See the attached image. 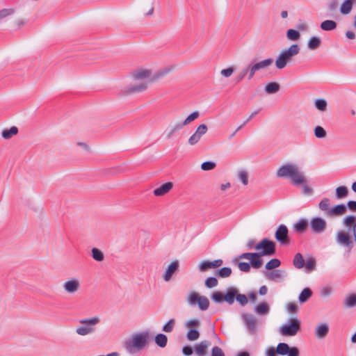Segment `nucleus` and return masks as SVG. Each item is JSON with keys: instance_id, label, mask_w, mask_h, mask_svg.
I'll list each match as a JSON object with an SVG mask.
<instances>
[{"instance_id": "obj_9", "label": "nucleus", "mask_w": 356, "mask_h": 356, "mask_svg": "<svg viewBox=\"0 0 356 356\" xmlns=\"http://www.w3.org/2000/svg\"><path fill=\"white\" fill-rule=\"evenodd\" d=\"M241 318L244 325L251 335H254L257 331V319L251 314L244 313L241 314Z\"/></svg>"}, {"instance_id": "obj_42", "label": "nucleus", "mask_w": 356, "mask_h": 356, "mask_svg": "<svg viewBox=\"0 0 356 356\" xmlns=\"http://www.w3.org/2000/svg\"><path fill=\"white\" fill-rule=\"evenodd\" d=\"M281 265V261L278 259H272L265 266L266 270H275Z\"/></svg>"}, {"instance_id": "obj_41", "label": "nucleus", "mask_w": 356, "mask_h": 356, "mask_svg": "<svg viewBox=\"0 0 356 356\" xmlns=\"http://www.w3.org/2000/svg\"><path fill=\"white\" fill-rule=\"evenodd\" d=\"M286 38L293 41L298 40L300 38L299 31L295 29H288L286 33Z\"/></svg>"}, {"instance_id": "obj_14", "label": "nucleus", "mask_w": 356, "mask_h": 356, "mask_svg": "<svg viewBox=\"0 0 356 356\" xmlns=\"http://www.w3.org/2000/svg\"><path fill=\"white\" fill-rule=\"evenodd\" d=\"M149 333L148 331L135 334L134 337V348L135 350L143 349L148 343L149 339Z\"/></svg>"}, {"instance_id": "obj_16", "label": "nucleus", "mask_w": 356, "mask_h": 356, "mask_svg": "<svg viewBox=\"0 0 356 356\" xmlns=\"http://www.w3.org/2000/svg\"><path fill=\"white\" fill-rule=\"evenodd\" d=\"M273 63V58H267L261 61H259L257 63L250 62L249 63V65L250 67V70H251L250 72H252L253 75L254 76L255 73L257 71L263 70L268 67H270Z\"/></svg>"}, {"instance_id": "obj_36", "label": "nucleus", "mask_w": 356, "mask_h": 356, "mask_svg": "<svg viewBox=\"0 0 356 356\" xmlns=\"http://www.w3.org/2000/svg\"><path fill=\"white\" fill-rule=\"evenodd\" d=\"M337 27V23L333 20H325L321 24V29L323 31H332Z\"/></svg>"}, {"instance_id": "obj_17", "label": "nucleus", "mask_w": 356, "mask_h": 356, "mask_svg": "<svg viewBox=\"0 0 356 356\" xmlns=\"http://www.w3.org/2000/svg\"><path fill=\"white\" fill-rule=\"evenodd\" d=\"M265 277L270 281L279 282L286 276V272L280 269L265 271Z\"/></svg>"}, {"instance_id": "obj_18", "label": "nucleus", "mask_w": 356, "mask_h": 356, "mask_svg": "<svg viewBox=\"0 0 356 356\" xmlns=\"http://www.w3.org/2000/svg\"><path fill=\"white\" fill-rule=\"evenodd\" d=\"M152 71L146 68H138L135 70V81L147 80L152 82Z\"/></svg>"}, {"instance_id": "obj_53", "label": "nucleus", "mask_w": 356, "mask_h": 356, "mask_svg": "<svg viewBox=\"0 0 356 356\" xmlns=\"http://www.w3.org/2000/svg\"><path fill=\"white\" fill-rule=\"evenodd\" d=\"M208 269H211V263L209 260H204L200 263L198 266V270L200 272H205Z\"/></svg>"}, {"instance_id": "obj_50", "label": "nucleus", "mask_w": 356, "mask_h": 356, "mask_svg": "<svg viewBox=\"0 0 356 356\" xmlns=\"http://www.w3.org/2000/svg\"><path fill=\"white\" fill-rule=\"evenodd\" d=\"M238 178L243 185L246 186L248 184V174L245 170H239L238 172Z\"/></svg>"}, {"instance_id": "obj_44", "label": "nucleus", "mask_w": 356, "mask_h": 356, "mask_svg": "<svg viewBox=\"0 0 356 356\" xmlns=\"http://www.w3.org/2000/svg\"><path fill=\"white\" fill-rule=\"evenodd\" d=\"M18 129L16 127H12L9 129H6L2 132V137L5 139H9L17 134Z\"/></svg>"}, {"instance_id": "obj_13", "label": "nucleus", "mask_w": 356, "mask_h": 356, "mask_svg": "<svg viewBox=\"0 0 356 356\" xmlns=\"http://www.w3.org/2000/svg\"><path fill=\"white\" fill-rule=\"evenodd\" d=\"M64 291L69 294L76 293L81 288V282L76 277H71L63 284Z\"/></svg>"}, {"instance_id": "obj_54", "label": "nucleus", "mask_w": 356, "mask_h": 356, "mask_svg": "<svg viewBox=\"0 0 356 356\" xmlns=\"http://www.w3.org/2000/svg\"><path fill=\"white\" fill-rule=\"evenodd\" d=\"M216 164L213 161H205L203 162L201 165V168L204 171H208L213 170L216 167Z\"/></svg>"}, {"instance_id": "obj_63", "label": "nucleus", "mask_w": 356, "mask_h": 356, "mask_svg": "<svg viewBox=\"0 0 356 356\" xmlns=\"http://www.w3.org/2000/svg\"><path fill=\"white\" fill-rule=\"evenodd\" d=\"M277 354V348L273 346H269L266 349L265 355L266 356H276Z\"/></svg>"}, {"instance_id": "obj_27", "label": "nucleus", "mask_w": 356, "mask_h": 356, "mask_svg": "<svg viewBox=\"0 0 356 356\" xmlns=\"http://www.w3.org/2000/svg\"><path fill=\"white\" fill-rule=\"evenodd\" d=\"M330 200L327 197L323 198L318 203V208L321 211H323L325 215L329 216V211L331 210Z\"/></svg>"}, {"instance_id": "obj_43", "label": "nucleus", "mask_w": 356, "mask_h": 356, "mask_svg": "<svg viewBox=\"0 0 356 356\" xmlns=\"http://www.w3.org/2000/svg\"><path fill=\"white\" fill-rule=\"evenodd\" d=\"M348 190L345 186H339L336 189V197L338 199H342L348 195Z\"/></svg>"}, {"instance_id": "obj_5", "label": "nucleus", "mask_w": 356, "mask_h": 356, "mask_svg": "<svg viewBox=\"0 0 356 356\" xmlns=\"http://www.w3.org/2000/svg\"><path fill=\"white\" fill-rule=\"evenodd\" d=\"M100 318L97 316L79 320L81 326L76 329V332L80 336H86L95 331V326L99 323Z\"/></svg>"}, {"instance_id": "obj_19", "label": "nucleus", "mask_w": 356, "mask_h": 356, "mask_svg": "<svg viewBox=\"0 0 356 356\" xmlns=\"http://www.w3.org/2000/svg\"><path fill=\"white\" fill-rule=\"evenodd\" d=\"M179 266V262L178 260H175L172 261L170 264H169L166 268V270L163 276V280L165 282H168L172 278V275L176 273Z\"/></svg>"}, {"instance_id": "obj_24", "label": "nucleus", "mask_w": 356, "mask_h": 356, "mask_svg": "<svg viewBox=\"0 0 356 356\" xmlns=\"http://www.w3.org/2000/svg\"><path fill=\"white\" fill-rule=\"evenodd\" d=\"M308 227V220L305 218H300L293 226V229L296 233L303 234L306 232Z\"/></svg>"}, {"instance_id": "obj_56", "label": "nucleus", "mask_w": 356, "mask_h": 356, "mask_svg": "<svg viewBox=\"0 0 356 356\" xmlns=\"http://www.w3.org/2000/svg\"><path fill=\"white\" fill-rule=\"evenodd\" d=\"M200 115V113L198 111H194L192 113H191L184 120V124H186L188 125L191 122L196 120Z\"/></svg>"}, {"instance_id": "obj_11", "label": "nucleus", "mask_w": 356, "mask_h": 356, "mask_svg": "<svg viewBox=\"0 0 356 356\" xmlns=\"http://www.w3.org/2000/svg\"><path fill=\"white\" fill-rule=\"evenodd\" d=\"M309 225L312 232L316 234L323 233L327 228V222L325 220L318 216L312 218Z\"/></svg>"}, {"instance_id": "obj_46", "label": "nucleus", "mask_w": 356, "mask_h": 356, "mask_svg": "<svg viewBox=\"0 0 356 356\" xmlns=\"http://www.w3.org/2000/svg\"><path fill=\"white\" fill-rule=\"evenodd\" d=\"M200 337V332L196 329H190L186 334V338L188 341H195Z\"/></svg>"}, {"instance_id": "obj_35", "label": "nucleus", "mask_w": 356, "mask_h": 356, "mask_svg": "<svg viewBox=\"0 0 356 356\" xmlns=\"http://www.w3.org/2000/svg\"><path fill=\"white\" fill-rule=\"evenodd\" d=\"M232 269L229 267H223L219 270H217L215 271L214 274L215 275L221 277V278H226L231 275L232 274Z\"/></svg>"}, {"instance_id": "obj_47", "label": "nucleus", "mask_w": 356, "mask_h": 356, "mask_svg": "<svg viewBox=\"0 0 356 356\" xmlns=\"http://www.w3.org/2000/svg\"><path fill=\"white\" fill-rule=\"evenodd\" d=\"M218 284V281L215 277H207L204 281V285L208 289L216 287Z\"/></svg>"}, {"instance_id": "obj_31", "label": "nucleus", "mask_w": 356, "mask_h": 356, "mask_svg": "<svg viewBox=\"0 0 356 356\" xmlns=\"http://www.w3.org/2000/svg\"><path fill=\"white\" fill-rule=\"evenodd\" d=\"M312 296V291L308 288H305L299 295L298 300L300 303L306 302Z\"/></svg>"}, {"instance_id": "obj_37", "label": "nucleus", "mask_w": 356, "mask_h": 356, "mask_svg": "<svg viewBox=\"0 0 356 356\" xmlns=\"http://www.w3.org/2000/svg\"><path fill=\"white\" fill-rule=\"evenodd\" d=\"M344 305L347 308L356 307V294H350L344 300Z\"/></svg>"}, {"instance_id": "obj_48", "label": "nucleus", "mask_w": 356, "mask_h": 356, "mask_svg": "<svg viewBox=\"0 0 356 356\" xmlns=\"http://www.w3.org/2000/svg\"><path fill=\"white\" fill-rule=\"evenodd\" d=\"M175 325V320L174 318L170 319L162 327V330L165 332H171Z\"/></svg>"}, {"instance_id": "obj_60", "label": "nucleus", "mask_w": 356, "mask_h": 356, "mask_svg": "<svg viewBox=\"0 0 356 356\" xmlns=\"http://www.w3.org/2000/svg\"><path fill=\"white\" fill-rule=\"evenodd\" d=\"M241 271L248 273L250 270L251 265L248 262H240L238 265Z\"/></svg>"}, {"instance_id": "obj_26", "label": "nucleus", "mask_w": 356, "mask_h": 356, "mask_svg": "<svg viewBox=\"0 0 356 356\" xmlns=\"http://www.w3.org/2000/svg\"><path fill=\"white\" fill-rule=\"evenodd\" d=\"M153 82H150L147 80H137L135 81V93L136 92H143L145 91L148 86L152 83Z\"/></svg>"}, {"instance_id": "obj_34", "label": "nucleus", "mask_w": 356, "mask_h": 356, "mask_svg": "<svg viewBox=\"0 0 356 356\" xmlns=\"http://www.w3.org/2000/svg\"><path fill=\"white\" fill-rule=\"evenodd\" d=\"M321 44V38L317 36H313L308 40L307 47L310 50H315L320 47Z\"/></svg>"}, {"instance_id": "obj_4", "label": "nucleus", "mask_w": 356, "mask_h": 356, "mask_svg": "<svg viewBox=\"0 0 356 356\" xmlns=\"http://www.w3.org/2000/svg\"><path fill=\"white\" fill-rule=\"evenodd\" d=\"M300 46L297 44H293L289 48L281 51L275 60L276 67L279 70L284 69L287 63L292 60L293 57L300 53Z\"/></svg>"}, {"instance_id": "obj_45", "label": "nucleus", "mask_w": 356, "mask_h": 356, "mask_svg": "<svg viewBox=\"0 0 356 356\" xmlns=\"http://www.w3.org/2000/svg\"><path fill=\"white\" fill-rule=\"evenodd\" d=\"M327 101L325 99H317L314 102L315 107L321 111H325L327 109Z\"/></svg>"}, {"instance_id": "obj_62", "label": "nucleus", "mask_w": 356, "mask_h": 356, "mask_svg": "<svg viewBox=\"0 0 356 356\" xmlns=\"http://www.w3.org/2000/svg\"><path fill=\"white\" fill-rule=\"evenodd\" d=\"M234 72V67H229L228 68L222 70L220 72V74L224 77L228 78L233 74Z\"/></svg>"}, {"instance_id": "obj_8", "label": "nucleus", "mask_w": 356, "mask_h": 356, "mask_svg": "<svg viewBox=\"0 0 356 356\" xmlns=\"http://www.w3.org/2000/svg\"><path fill=\"white\" fill-rule=\"evenodd\" d=\"M254 248L257 250H262L261 252H257L259 256H272L276 252L275 242L267 238L262 239Z\"/></svg>"}, {"instance_id": "obj_30", "label": "nucleus", "mask_w": 356, "mask_h": 356, "mask_svg": "<svg viewBox=\"0 0 356 356\" xmlns=\"http://www.w3.org/2000/svg\"><path fill=\"white\" fill-rule=\"evenodd\" d=\"M355 0H344L340 7L342 15H348L350 13Z\"/></svg>"}, {"instance_id": "obj_38", "label": "nucleus", "mask_w": 356, "mask_h": 356, "mask_svg": "<svg viewBox=\"0 0 356 356\" xmlns=\"http://www.w3.org/2000/svg\"><path fill=\"white\" fill-rule=\"evenodd\" d=\"M186 125V124H184V121L175 123L169 131L167 138L168 139L170 138L174 135L175 133L181 130Z\"/></svg>"}, {"instance_id": "obj_29", "label": "nucleus", "mask_w": 356, "mask_h": 356, "mask_svg": "<svg viewBox=\"0 0 356 356\" xmlns=\"http://www.w3.org/2000/svg\"><path fill=\"white\" fill-rule=\"evenodd\" d=\"M170 70H171V69L170 67H165V68L161 69L154 73H152V82L154 83V82L158 81L159 79L164 77L165 76H166L167 74H169Z\"/></svg>"}, {"instance_id": "obj_57", "label": "nucleus", "mask_w": 356, "mask_h": 356, "mask_svg": "<svg viewBox=\"0 0 356 356\" xmlns=\"http://www.w3.org/2000/svg\"><path fill=\"white\" fill-rule=\"evenodd\" d=\"M211 356H225V355L220 347L215 346L211 349Z\"/></svg>"}, {"instance_id": "obj_49", "label": "nucleus", "mask_w": 356, "mask_h": 356, "mask_svg": "<svg viewBox=\"0 0 356 356\" xmlns=\"http://www.w3.org/2000/svg\"><path fill=\"white\" fill-rule=\"evenodd\" d=\"M124 348L128 353L131 354L134 353V336L130 337L125 341Z\"/></svg>"}, {"instance_id": "obj_64", "label": "nucleus", "mask_w": 356, "mask_h": 356, "mask_svg": "<svg viewBox=\"0 0 356 356\" xmlns=\"http://www.w3.org/2000/svg\"><path fill=\"white\" fill-rule=\"evenodd\" d=\"M200 325V322L198 319H191L186 323V326L190 327H198Z\"/></svg>"}, {"instance_id": "obj_3", "label": "nucleus", "mask_w": 356, "mask_h": 356, "mask_svg": "<svg viewBox=\"0 0 356 356\" xmlns=\"http://www.w3.org/2000/svg\"><path fill=\"white\" fill-rule=\"evenodd\" d=\"M211 298L216 304L226 302L229 305H232L236 300L241 306L243 307L248 302L247 296L239 293L238 289L234 286L227 288L225 293H222L220 291H215L212 293Z\"/></svg>"}, {"instance_id": "obj_21", "label": "nucleus", "mask_w": 356, "mask_h": 356, "mask_svg": "<svg viewBox=\"0 0 356 356\" xmlns=\"http://www.w3.org/2000/svg\"><path fill=\"white\" fill-rule=\"evenodd\" d=\"M329 332V325L326 323H321L315 329V336L319 339H324Z\"/></svg>"}, {"instance_id": "obj_1", "label": "nucleus", "mask_w": 356, "mask_h": 356, "mask_svg": "<svg viewBox=\"0 0 356 356\" xmlns=\"http://www.w3.org/2000/svg\"><path fill=\"white\" fill-rule=\"evenodd\" d=\"M278 178H289L291 184L295 186H301L304 195H311L313 189L307 184V178L299 167L293 163H286L280 166L277 172Z\"/></svg>"}, {"instance_id": "obj_33", "label": "nucleus", "mask_w": 356, "mask_h": 356, "mask_svg": "<svg viewBox=\"0 0 356 356\" xmlns=\"http://www.w3.org/2000/svg\"><path fill=\"white\" fill-rule=\"evenodd\" d=\"M154 341L159 347L165 348L168 343V337L165 334L159 333L155 336Z\"/></svg>"}, {"instance_id": "obj_23", "label": "nucleus", "mask_w": 356, "mask_h": 356, "mask_svg": "<svg viewBox=\"0 0 356 356\" xmlns=\"http://www.w3.org/2000/svg\"><path fill=\"white\" fill-rule=\"evenodd\" d=\"M173 187V184L172 182H166L159 187L155 188L153 191V193L155 196H163L168 193Z\"/></svg>"}, {"instance_id": "obj_25", "label": "nucleus", "mask_w": 356, "mask_h": 356, "mask_svg": "<svg viewBox=\"0 0 356 356\" xmlns=\"http://www.w3.org/2000/svg\"><path fill=\"white\" fill-rule=\"evenodd\" d=\"M346 207L344 204H340L335 205L334 207L331 209L330 211H329L328 217L332 218L341 216L344 214L346 212Z\"/></svg>"}, {"instance_id": "obj_32", "label": "nucleus", "mask_w": 356, "mask_h": 356, "mask_svg": "<svg viewBox=\"0 0 356 356\" xmlns=\"http://www.w3.org/2000/svg\"><path fill=\"white\" fill-rule=\"evenodd\" d=\"M280 84L277 82H270L268 83L265 88L264 91L267 94H275L280 90Z\"/></svg>"}, {"instance_id": "obj_39", "label": "nucleus", "mask_w": 356, "mask_h": 356, "mask_svg": "<svg viewBox=\"0 0 356 356\" xmlns=\"http://www.w3.org/2000/svg\"><path fill=\"white\" fill-rule=\"evenodd\" d=\"M91 255L92 259L97 261H102L104 259V253L97 248H92Z\"/></svg>"}, {"instance_id": "obj_51", "label": "nucleus", "mask_w": 356, "mask_h": 356, "mask_svg": "<svg viewBox=\"0 0 356 356\" xmlns=\"http://www.w3.org/2000/svg\"><path fill=\"white\" fill-rule=\"evenodd\" d=\"M138 242L140 240H142V245H144L145 244V241L149 237V232L147 231L141 229L138 232Z\"/></svg>"}, {"instance_id": "obj_20", "label": "nucleus", "mask_w": 356, "mask_h": 356, "mask_svg": "<svg viewBox=\"0 0 356 356\" xmlns=\"http://www.w3.org/2000/svg\"><path fill=\"white\" fill-rule=\"evenodd\" d=\"M211 346V342L208 340H204L195 346V351L197 356H206L207 348Z\"/></svg>"}, {"instance_id": "obj_6", "label": "nucleus", "mask_w": 356, "mask_h": 356, "mask_svg": "<svg viewBox=\"0 0 356 356\" xmlns=\"http://www.w3.org/2000/svg\"><path fill=\"white\" fill-rule=\"evenodd\" d=\"M300 321L297 318H290L279 328V332L284 337H293L300 329Z\"/></svg>"}, {"instance_id": "obj_10", "label": "nucleus", "mask_w": 356, "mask_h": 356, "mask_svg": "<svg viewBox=\"0 0 356 356\" xmlns=\"http://www.w3.org/2000/svg\"><path fill=\"white\" fill-rule=\"evenodd\" d=\"M277 355L286 356H300V350L296 346H289L288 343L280 342L277 347Z\"/></svg>"}, {"instance_id": "obj_7", "label": "nucleus", "mask_w": 356, "mask_h": 356, "mask_svg": "<svg viewBox=\"0 0 356 356\" xmlns=\"http://www.w3.org/2000/svg\"><path fill=\"white\" fill-rule=\"evenodd\" d=\"M188 304L191 307L198 305L201 311H206L209 307V300L204 296H200L198 293L193 291L188 293L186 298Z\"/></svg>"}, {"instance_id": "obj_2", "label": "nucleus", "mask_w": 356, "mask_h": 356, "mask_svg": "<svg viewBox=\"0 0 356 356\" xmlns=\"http://www.w3.org/2000/svg\"><path fill=\"white\" fill-rule=\"evenodd\" d=\"M343 225L348 228V231L353 232L354 241L348 232L344 230H339L336 234L335 240L338 245L348 248L349 252L354 246V242L356 243V217L353 215L346 216L343 219Z\"/></svg>"}, {"instance_id": "obj_61", "label": "nucleus", "mask_w": 356, "mask_h": 356, "mask_svg": "<svg viewBox=\"0 0 356 356\" xmlns=\"http://www.w3.org/2000/svg\"><path fill=\"white\" fill-rule=\"evenodd\" d=\"M14 13V9L5 8L0 10V19H3L7 16L11 15Z\"/></svg>"}, {"instance_id": "obj_55", "label": "nucleus", "mask_w": 356, "mask_h": 356, "mask_svg": "<svg viewBox=\"0 0 356 356\" xmlns=\"http://www.w3.org/2000/svg\"><path fill=\"white\" fill-rule=\"evenodd\" d=\"M261 256L254 257L250 260V265L254 268H259L262 265V260L260 259Z\"/></svg>"}, {"instance_id": "obj_22", "label": "nucleus", "mask_w": 356, "mask_h": 356, "mask_svg": "<svg viewBox=\"0 0 356 356\" xmlns=\"http://www.w3.org/2000/svg\"><path fill=\"white\" fill-rule=\"evenodd\" d=\"M250 67L248 63L247 65H245L241 70V71L238 73L237 76H236V81L237 83L241 82L245 78V76H248V80H251L254 77L252 72H250L251 70H250Z\"/></svg>"}, {"instance_id": "obj_58", "label": "nucleus", "mask_w": 356, "mask_h": 356, "mask_svg": "<svg viewBox=\"0 0 356 356\" xmlns=\"http://www.w3.org/2000/svg\"><path fill=\"white\" fill-rule=\"evenodd\" d=\"M332 292V289L330 286H325L321 289L320 293L323 297H327L330 296Z\"/></svg>"}, {"instance_id": "obj_52", "label": "nucleus", "mask_w": 356, "mask_h": 356, "mask_svg": "<svg viewBox=\"0 0 356 356\" xmlns=\"http://www.w3.org/2000/svg\"><path fill=\"white\" fill-rule=\"evenodd\" d=\"M314 135L318 138H323L326 136V131L322 127L317 126L314 129Z\"/></svg>"}, {"instance_id": "obj_59", "label": "nucleus", "mask_w": 356, "mask_h": 356, "mask_svg": "<svg viewBox=\"0 0 356 356\" xmlns=\"http://www.w3.org/2000/svg\"><path fill=\"white\" fill-rule=\"evenodd\" d=\"M257 252H244L242 253L238 256V259H249L251 260V259L254 257H258Z\"/></svg>"}, {"instance_id": "obj_28", "label": "nucleus", "mask_w": 356, "mask_h": 356, "mask_svg": "<svg viewBox=\"0 0 356 356\" xmlns=\"http://www.w3.org/2000/svg\"><path fill=\"white\" fill-rule=\"evenodd\" d=\"M254 310L256 314H257L258 315L262 316V315L268 314L270 312V308H269L268 303L261 302V303H259V305H257V306H255Z\"/></svg>"}, {"instance_id": "obj_12", "label": "nucleus", "mask_w": 356, "mask_h": 356, "mask_svg": "<svg viewBox=\"0 0 356 356\" xmlns=\"http://www.w3.org/2000/svg\"><path fill=\"white\" fill-rule=\"evenodd\" d=\"M275 238L281 245H288L290 243L289 229L285 225L278 226L275 233Z\"/></svg>"}, {"instance_id": "obj_40", "label": "nucleus", "mask_w": 356, "mask_h": 356, "mask_svg": "<svg viewBox=\"0 0 356 356\" xmlns=\"http://www.w3.org/2000/svg\"><path fill=\"white\" fill-rule=\"evenodd\" d=\"M293 264L294 266L298 269L302 268L305 266V260L300 253H297L295 255Z\"/></svg>"}, {"instance_id": "obj_15", "label": "nucleus", "mask_w": 356, "mask_h": 356, "mask_svg": "<svg viewBox=\"0 0 356 356\" xmlns=\"http://www.w3.org/2000/svg\"><path fill=\"white\" fill-rule=\"evenodd\" d=\"M208 130L207 126L204 124L199 125L195 133L188 138V143L190 145H196Z\"/></svg>"}]
</instances>
